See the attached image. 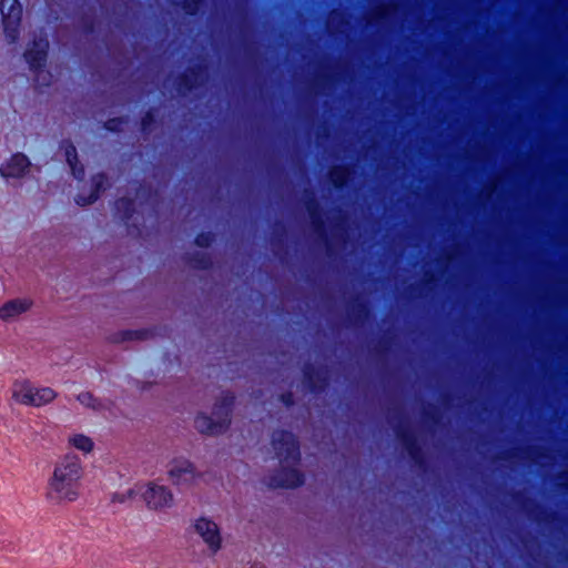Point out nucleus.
Returning a JSON list of instances; mask_svg holds the SVG:
<instances>
[{
  "label": "nucleus",
  "instance_id": "1",
  "mask_svg": "<svg viewBox=\"0 0 568 568\" xmlns=\"http://www.w3.org/2000/svg\"><path fill=\"white\" fill-rule=\"evenodd\" d=\"M84 468L80 457L65 454L60 457L47 480L45 499L50 505L65 506L74 503L81 495V481Z\"/></svg>",
  "mask_w": 568,
  "mask_h": 568
},
{
  "label": "nucleus",
  "instance_id": "2",
  "mask_svg": "<svg viewBox=\"0 0 568 568\" xmlns=\"http://www.w3.org/2000/svg\"><path fill=\"white\" fill-rule=\"evenodd\" d=\"M272 446L280 460L281 469L271 477L272 487L292 488L303 483V476L297 469L300 450L295 437L287 432L278 430L273 434Z\"/></svg>",
  "mask_w": 568,
  "mask_h": 568
},
{
  "label": "nucleus",
  "instance_id": "3",
  "mask_svg": "<svg viewBox=\"0 0 568 568\" xmlns=\"http://www.w3.org/2000/svg\"><path fill=\"white\" fill-rule=\"evenodd\" d=\"M10 393L14 403L34 408L50 405L58 397V392L52 387L38 386L27 378L13 381Z\"/></svg>",
  "mask_w": 568,
  "mask_h": 568
},
{
  "label": "nucleus",
  "instance_id": "4",
  "mask_svg": "<svg viewBox=\"0 0 568 568\" xmlns=\"http://www.w3.org/2000/svg\"><path fill=\"white\" fill-rule=\"evenodd\" d=\"M190 532L203 544L209 555L214 556L222 550L224 538L220 525L207 516H199L191 520Z\"/></svg>",
  "mask_w": 568,
  "mask_h": 568
},
{
  "label": "nucleus",
  "instance_id": "5",
  "mask_svg": "<svg viewBox=\"0 0 568 568\" xmlns=\"http://www.w3.org/2000/svg\"><path fill=\"white\" fill-rule=\"evenodd\" d=\"M233 402L232 397L223 398L221 405L214 410V417L201 414L195 418V427L199 432L209 435H217L223 433L231 419H230V407Z\"/></svg>",
  "mask_w": 568,
  "mask_h": 568
},
{
  "label": "nucleus",
  "instance_id": "6",
  "mask_svg": "<svg viewBox=\"0 0 568 568\" xmlns=\"http://www.w3.org/2000/svg\"><path fill=\"white\" fill-rule=\"evenodd\" d=\"M48 47V40L43 37H39L33 40L32 47L28 48L24 52V58L30 69L37 72L36 82L39 85H48L50 83L51 75L41 69L47 60Z\"/></svg>",
  "mask_w": 568,
  "mask_h": 568
},
{
  "label": "nucleus",
  "instance_id": "7",
  "mask_svg": "<svg viewBox=\"0 0 568 568\" xmlns=\"http://www.w3.org/2000/svg\"><path fill=\"white\" fill-rule=\"evenodd\" d=\"M168 467L169 479L176 486L190 487L202 478V473L186 458H174Z\"/></svg>",
  "mask_w": 568,
  "mask_h": 568
},
{
  "label": "nucleus",
  "instance_id": "8",
  "mask_svg": "<svg viewBox=\"0 0 568 568\" xmlns=\"http://www.w3.org/2000/svg\"><path fill=\"white\" fill-rule=\"evenodd\" d=\"M0 11L7 40L9 43H14L18 39L22 8L17 0H1Z\"/></svg>",
  "mask_w": 568,
  "mask_h": 568
},
{
  "label": "nucleus",
  "instance_id": "9",
  "mask_svg": "<svg viewBox=\"0 0 568 568\" xmlns=\"http://www.w3.org/2000/svg\"><path fill=\"white\" fill-rule=\"evenodd\" d=\"M143 498L152 509H162L173 505V495L165 486L150 483L143 491Z\"/></svg>",
  "mask_w": 568,
  "mask_h": 568
},
{
  "label": "nucleus",
  "instance_id": "10",
  "mask_svg": "<svg viewBox=\"0 0 568 568\" xmlns=\"http://www.w3.org/2000/svg\"><path fill=\"white\" fill-rule=\"evenodd\" d=\"M33 306V301L31 298H13L7 301L2 306H0V320L3 322H10L20 315L29 312Z\"/></svg>",
  "mask_w": 568,
  "mask_h": 568
},
{
  "label": "nucleus",
  "instance_id": "11",
  "mask_svg": "<svg viewBox=\"0 0 568 568\" xmlns=\"http://www.w3.org/2000/svg\"><path fill=\"white\" fill-rule=\"evenodd\" d=\"M31 166V163L27 155L17 153L0 169L3 178H20Z\"/></svg>",
  "mask_w": 568,
  "mask_h": 568
},
{
  "label": "nucleus",
  "instance_id": "12",
  "mask_svg": "<svg viewBox=\"0 0 568 568\" xmlns=\"http://www.w3.org/2000/svg\"><path fill=\"white\" fill-rule=\"evenodd\" d=\"M70 446L82 452L83 454H90L94 448V442L91 437L84 434H73L68 438Z\"/></svg>",
  "mask_w": 568,
  "mask_h": 568
},
{
  "label": "nucleus",
  "instance_id": "13",
  "mask_svg": "<svg viewBox=\"0 0 568 568\" xmlns=\"http://www.w3.org/2000/svg\"><path fill=\"white\" fill-rule=\"evenodd\" d=\"M105 181H106V179L104 175L99 174V175L94 176L93 178L94 190L90 193V195L87 199L82 197L81 195H78L75 199L77 203L82 206L93 203L98 199V193L103 187Z\"/></svg>",
  "mask_w": 568,
  "mask_h": 568
},
{
  "label": "nucleus",
  "instance_id": "14",
  "mask_svg": "<svg viewBox=\"0 0 568 568\" xmlns=\"http://www.w3.org/2000/svg\"><path fill=\"white\" fill-rule=\"evenodd\" d=\"M65 156H67L68 164L71 168L72 174L77 179H82V176H83V168L82 166H78V156H77V150H75L74 145L70 144L67 148Z\"/></svg>",
  "mask_w": 568,
  "mask_h": 568
},
{
  "label": "nucleus",
  "instance_id": "15",
  "mask_svg": "<svg viewBox=\"0 0 568 568\" xmlns=\"http://www.w3.org/2000/svg\"><path fill=\"white\" fill-rule=\"evenodd\" d=\"M349 178V171L343 166H333L329 171V180L335 186L344 185Z\"/></svg>",
  "mask_w": 568,
  "mask_h": 568
},
{
  "label": "nucleus",
  "instance_id": "16",
  "mask_svg": "<svg viewBox=\"0 0 568 568\" xmlns=\"http://www.w3.org/2000/svg\"><path fill=\"white\" fill-rule=\"evenodd\" d=\"M78 400L85 407L92 408L94 410H100L103 408V404L94 398V396L89 392H82L78 395Z\"/></svg>",
  "mask_w": 568,
  "mask_h": 568
},
{
  "label": "nucleus",
  "instance_id": "17",
  "mask_svg": "<svg viewBox=\"0 0 568 568\" xmlns=\"http://www.w3.org/2000/svg\"><path fill=\"white\" fill-rule=\"evenodd\" d=\"M211 242H212V235L210 233L199 234L195 239V244L197 246H202V247L209 246L211 244Z\"/></svg>",
  "mask_w": 568,
  "mask_h": 568
},
{
  "label": "nucleus",
  "instance_id": "18",
  "mask_svg": "<svg viewBox=\"0 0 568 568\" xmlns=\"http://www.w3.org/2000/svg\"><path fill=\"white\" fill-rule=\"evenodd\" d=\"M201 0H185L184 10L186 13L193 14L197 11Z\"/></svg>",
  "mask_w": 568,
  "mask_h": 568
},
{
  "label": "nucleus",
  "instance_id": "19",
  "mask_svg": "<svg viewBox=\"0 0 568 568\" xmlns=\"http://www.w3.org/2000/svg\"><path fill=\"white\" fill-rule=\"evenodd\" d=\"M130 203L129 201L124 200V199H121L119 202H118V206H128ZM125 217H129V207H125V213H124Z\"/></svg>",
  "mask_w": 568,
  "mask_h": 568
},
{
  "label": "nucleus",
  "instance_id": "20",
  "mask_svg": "<svg viewBox=\"0 0 568 568\" xmlns=\"http://www.w3.org/2000/svg\"><path fill=\"white\" fill-rule=\"evenodd\" d=\"M121 121L120 120H116V119H112L110 120L108 123H106V129L109 130H115L116 129V124L120 123Z\"/></svg>",
  "mask_w": 568,
  "mask_h": 568
},
{
  "label": "nucleus",
  "instance_id": "21",
  "mask_svg": "<svg viewBox=\"0 0 568 568\" xmlns=\"http://www.w3.org/2000/svg\"><path fill=\"white\" fill-rule=\"evenodd\" d=\"M152 121V115L148 113L145 118L143 119L142 125L144 129H146L148 124Z\"/></svg>",
  "mask_w": 568,
  "mask_h": 568
},
{
  "label": "nucleus",
  "instance_id": "22",
  "mask_svg": "<svg viewBox=\"0 0 568 568\" xmlns=\"http://www.w3.org/2000/svg\"><path fill=\"white\" fill-rule=\"evenodd\" d=\"M125 335H126V338H133V335H138V333L136 332H128V333H125Z\"/></svg>",
  "mask_w": 568,
  "mask_h": 568
},
{
  "label": "nucleus",
  "instance_id": "23",
  "mask_svg": "<svg viewBox=\"0 0 568 568\" xmlns=\"http://www.w3.org/2000/svg\"><path fill=\"white\" fill-rule=\"evenodd\" d=\"M283 400L285 402L286 405L291 404V395H288L287 398L283 397Z\"/></svg>",
  "mask_w": 568,
  "mask_h": 568
},
{
  "label": "nucleus",
  "instance_id": "24",
  "mask_svg": "<svg viewBox=\"0 0 568 568\" xmlns=\"http://www.w3.org/2000/svg\"><path fill=\"white\" fill-rule=\"evenodd\" d=\"M384 14H385L384 9H381V12L378 13V16H384Z\"/></svg>",
  "mask_w": 568,
  "mask_h": 568
},
{
  "label": "nucleus",
  "instance_id": "25",
  "mask_svg": "<svg viewBox=\"0 0 568 568\" xmlns=\"http://www.w3.org/2000/svg\"><path fill=\"white\" fill-rule=\"evenodd\" d=\"M252 568H264V567H252Z\"/></svg>",
  "mask_w": 568,
  "mask_h": 568
}]
</instances>
